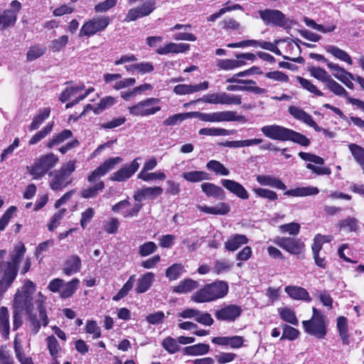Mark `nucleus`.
<instances>
[{
	"mask_svg": "<svg viewBox=\"0 0 364 364\" xmlns=\"http://www.w3.org/2000/svg\"><path fill=\"white\" fill-rule=\"evenodd\" d=\"M58 161V157L53 153L44 154L37 159L33 164L27 166L26 170L33 180H39L54 168Z\"/></svg>",
	"mask_w": 364,
	"mask_h": 364,
	"instance_id": "obj_6",
	"label": "nucleus"
},
{
	"mask_svg": "<svg viewBox=\"0 0 364 364\" xmlns=\"http://www.w3.org/2000/svg\"><path fill=\"white\" fill-rule=\"evenodd\" d=\"M141 157H136L129 164L123 166L120 169L114 172L110 180L117 182H123L129 179L139 169Z\"/></svg>",
	"mask_w": 364,
	"mask_h": 364,
	"instance_id": "obj_13",
	"label": "nucleus"
},
{
	"mask_svg": "<svg viewBox=\"0 0 364 364\" xmlns=\"http://www.w3.org/2000/svg\"><path fill=\"white\" fill-rule=\"evenodd\" d=\"M182 176L186 181L191 183L200 182L210 178L209 174L202 171L185 172L183 173Z\"/></svg>",
	"mask_w": 364,
	"mask_h": 364,
	"instance_id": "obj_42",
	"label": "nucleus"
},
{
	"mask_svg": "<svg viewBox=\"0 0 364 364\" xmlns=\"http://www.w3.org/2000/svg\"><path fill=\"white\" fill-rule=\"evenodd\" d=\"M297 82L301 85V87L308 92L316 95V96H323V93L319 90L317 87L314 85L310 80L304 78L300 76H297L296 77Z\"/></svg>",
	"mask_w": 364,
	"mask_h": 364,
	"instance_id": "obj_49",
	"label": "nucleus"
},
{
	"mask_svg": "<svg viewBox=\"0 0 364 364\" xmlns=\"http://www.w3.org/2000/svg\"><path fill=\"white\" fill-rule=\"evenodd\" d=\"M117 103V99L112 96H107L102 98L97 107L94 109L95 114H100L102 110L107 109Z\"/></svg>",
	"mask_w": 364,
	"mask_h": 364,
	"instance_id": "obj_57",
	"label": "nucleus"
},
{
	"mask_svg": "<svg viewBox=\"0 0 364 364\" xmlns=\"http://www.w3.org/2000/svg\"><path fill=\"white\" fill-rule=\"evenodd\" d=\"M198 209L203 213L212 215H224L228 214L230 208V205L226 203H219L215 206H208V205H198Z\"/></svg>",
	"mask_w": 364,
	"mask_h": 364,
	"instance_id": "obj_25",
	"label": "nucleus"
},
{
	"mask_svg": "<svg viewBox=\"0 0 364 364\" xmlns=\"http://www.w3.org/2000/svg\"><path fill=\"white\" fill-rule=\"evenodd\" d=\"M210 346L205 343H198L193 346H187L184 348V352L190 355H204L209 352Z\"/></svg>",
	"mask_w": 364,
	"mask_h": 364,
	"instance_id": "obj_46",
	"label": "nucleus"
},
{
	"mask_svg": "<svg viewBox=\"0 0 364 364\" xmlns=\"http://www.w3.org/2000/svg\"><path fill=\"white\" fill-rule=\"evenodd\" d=\"M208 170L213 171L217 175L228 176L229 170L220 161L216 160H210L206 164Z\"/></svg>",
	"mask_w": 364,
	"mask_h": 364,
	"instance_id": "obj_52",
	"label": "nucleus"
},
{
	"mask_svg": "<svg viewBox=\"0 0 364 364\" xmlns=\"http://www.w3.org/2000/svg\"><path fill=\"white\" fill-rule=\"evenodd\" d=\"M309 72L313 77L323 82L326 87L337 96H346V89L333 80L328 72L320 67H311Z\"/></svg>",
	"mask_w": 364,
	"mask_h": 364,
	"instance_id": "obj_8",
	"label": "nucleus"
},
{
	"mask_svg": "<svg viewBox=\"0 0 364 364\" xmlns=\"http://www.w3.org/2000/svg\"><path fill=\"white\" fill-rule=\"evenodd\" d=\"M71 183L69 178L60 173L59 171L53 172L52 178L50 181V187L53 191H59L66 187Z\"/></svg>",
	"mask_w": 364,
	"mask_h": 364,
	"instance_id": "obj_24",
	"label": "nucleus"
},
{
	"mask_svg": "<svg viewBox=\"0 0 364 364\" xmlns=\"http://www.w3.org/2000/svg\"><path fill=\"white\" fill-rule=\"evenodd\" d=\"M325 50L336 59L343 61L350 65L353 64V60L350 55L340 48L333 45H327L325 46Z\"/></svg>",
	"mask_w": 364,
	"mask_h": 364,
	"instance_id": "obj_33",
	"label": "nucleus"
},
{
	"mask_svg": "<svg viewBox=\"0 0 364 364\" xmlns=\"http://www.w3.org/2000/svg\"><path fill=\"white\" fill-rule=\"evenodd\" d=\"M340 230L347 232H355L358 229V220L353 217H348L340 220L338 223Z\"/></svg>",
	"mask_w": 364,
	"mask_h": 364,
	"instance_id": "obj_47",
	"label": "nucleus"
},
{
	"mask_svg": "<svg viewBox=\"0 0 364 364\" xmlns=\"http://www.w3.org/2000/svg\"><path fill=\"white\" fill-rule=\"evenodd\" d=\"M190 49V45L187 43H168L157 48L156 53L159 55H168L170 53L178 54L185 53Z\"/></svg>",
	"mask_w": 364,
	"mask_h": 364,
	"instance_id": "obj_22",
	"label": "nucleus"
},
{
	"mask_svg": "<svg viewBox=\"0 0 364 364\" xmlns=\"http://www.w3.org/2000/svg\"><path fill=\"white\" fill-rule=\"evenodd\" d=\"M327 67L333 72V75L341 82L349 76L353 78V75L346 71L343 68L341 67L338 64L328 62Z\"/></svg>",
	"mask_w": 364,
	"mask_h": 364,
	"instance_id": "obj_40",
	"label": "nucleus"
},
{
	"mask_svg": "<svg viewBox=\"0 0 364 364\" xmlns=\"http://www.w3.org/2000/svg\"><path fill=\"white\" fill-rule=\"evenodd\" d=\"M26 247L23 243L16 245L10 253L9 260L5 261L6 251L0 250V299L16 278L18 266L25 253Z\"/></svg>",
	"mask_w": 364,
	"mask_h": 364,
	"instance_id": "obj_2",
	"label": "nucleus"
},
{
	"mask_svg": "<svg viewBox=\"0 0 364 364\" xmlns=\"http://www.w3.org/2000/svg\"><path fill=\"white\" fill-rule=\"evenodd\" d=\"M47 345L48 349L51 356L53 358H57L58 354L60 350V347L55 337L53 336H48L47 338Z\"/></svg>",
	"mask_w": 364,
	"mask_h": 364,
	"instance_id": "obj_64",
	"label": "nucleus"
},
{
	"mask_svg": "<svg viewBox=\"0 0 364 364\" xmlns=\"http://www.w3.org/2000/svg\"><path fill=\"white\" fill-rule=\"evenodd\" d=\"M166 178V174L162 171L155 172H147L146 173H138L137 178L143 181L149 182L153 181H164Z\"/></svg>",
	"mask_w": 364,
	"mask_h": 364,
	"instance_id": "obj_50",
	"label": "nucleus"
},
{
	"mask_svg": "<svg viewBox=\"0 0 364 364\" xmlns=\"http://www.w3.org/2000/svg\"><path fill=\"white\" fill-rule=\"evenodd\" d=\"M236 132L234 129H225L223 128H216V127H210V128H202L199 130L198 133L200 135H205V136H229L233 134Z\"/></svg>",
	"mask_w": 364,
	"mask_h": 364,
	"instance_id": "obj_38",
	"label": "nucleus"
},
{
	"mask_svg": "<svg viewBox=\"0 0 364 364\" xmlns=\"http://www.w3.org/2000/svg\"><path fill=\"white\" fill-rule=\"evenodd\" d=\"M201 189L208 197H213L219 200H223L225 198L224 190L212 183H203L201 185Z\"/></svg>",
	"mask_w": 364,
	"mask_h": 364,
	"instance_id": "obj_29",
	"label": "nucleus"
},
{
	"mask_svg": "<svg viewBox=\"0 0 364 364\" xmlns=\"http://www.w3.org/2000/svg\"><path fill=\"white\" fill-rule=\"evenodd\" d=\"M50 114V109L49 107H44L39 110L38 114L33 119L32 122L29 126L30 131L38 129L43 122L49 117Z\"/></svg>",
	"mask_w": 364,
	"mask_h": 364,
	"instance_id": "obj_37",
	"label": "nucleus"
},
{
	"mask_svg": "<svg viewBox=\"0 0 364 364\" xmlns=\"http://www.w3.org/2000/svg\"><path fill=\"white\" fill-rule=\"evenodd\" d=\"M119 0H105L96 4L94 10L96 13H105L114 8Z\"/></svg>",
	"mask_w": 364,
	"mask_h": 364,
	"instance_id": "obj_62",
	"label": "nucleus"
},
{
	"mask_svg": "<svg viewBox=\"0 0 364 364\" xmlns=\"http://www.w3.org/2000/svg\"><path fill=\"white\" fill-rule=\"evenodd\" d=\"M105 188V183L100 181L92 186H90L83 188L80 191V196L83 198H93L97 197L99 192L102 191Z\"/></svg>",
	"mask_w": 364,
	"mask_h": 364,
	"instance_id": "obj_41",
	"label": "nucleus"
},
{
	"mask_svg": "<svg viewBox=\"0 0 364 364\" xmlns=\"http://www.w3.org/2000/svg\"><path fill=\"white\" fill-rule=\"evenodd\" d=\"M198 287V282L192 279H185L173 287V291L178 294H187Z\"/></svg>",
	"mask_w": 364,
	"mask_h": 364,
	"instance_id": "obj_35",
	"label": "nucleus"
},
{
	"mask_svg": "<svg viewBox=\"0 0 364 364\" xmlns=\"http://www.w3.org/2000/svg\"><path fill=\"white\" fill-rule=\"evenodd\" d=\"M241 313L242 309L239 306L228 304L216 310L215 312V316L219 321L231 322L238 318Z\"/></svg>",
	"mask_w": 364,
	"mask_h": 364,
	"instance_id": "obj_16",
	"label": "nucleus"
},
{
	"mask_svg": "<svg viewBox=\"0 0 364 364\" xmlns=\"http://www.w3.org/2000/svg\"><path fill=\"white\" fill-rule=\"evenodd\" d=\"M197 118L204 122L220 123L229 122H240L244 119V117L238 115L235 112L225 110L215 112H190L178 113L168 117L163 122L164 126H176L183 121Z\"/></svg>",
	"mask_w": 364,
	"mask_h": 364,
	"instance_id": "obj_3",
	"label": "nucleus"
},
{
	"mask_svg": "<svg viewBox=\"0 0 364 364\" xmlns=\"http://www.w3.org/2000/svg\"><path fill=\"white\" fill-rule=\"evenodd\" d=\"M11 9L5 10L3 14L0 13V26L1 29L15 24L17 19V14L21 9L19 1L14 0L10 4Z\"/></svg>",
	"mask_w": 364,
	"mask_h": 364,
	"instance_id": "obj_15",
	"label": "nucleus"
},
{
	"mask_svg": "<svg viewBox=\"0 0 364 364\" xmlns=\"http://www.w3.org/2000/svg\"><path fill=\"white\" fill-rule=\"evenodd\" d=\"M289 114L293 116L295 119L297 120H299L305 124H308L312 117L306 113L305 111H304L302 109L295 107V106H290L289 107Z\"/></svg>",
	"mask_w": 364,
	"mask_h": 364,
	"instance_id": "obj_48",
	"label": "nucleus"
},
{
	"mask_svg": "<svg viewBox=\"0 0 364 364\" xmlns=\"http://www.w3.org/2000/svg\"><path fill=\"white\" fill-rule=\"evenodd\" d=\"M259 14L262 21L267 25L282 26L286 23L284 14L275 9H265L259 11Z\"/></svg>",
	"mask_w": 364,
	"mask_h": 364,
	"instance_id": "obj_17",
	"label": "nucleus"
},
{
	"mask_svg": "<svg viewBox=\"0 0 364 364\" xmlns=\"http://www.w3.org/2000/svg\"><path fill=\"white\" fill-rule=\"evenodd\" d=\"M318 193L319 190L318 188L314 186H306L288 190L284 193V195L292 197H305L317 195Z\"/></svg>",
	"mask_w": 364,
	"mask_h": 364,
	"instance_id": "obj_28",
	"label": "nucleus"
},
{
	"mask_svg": "<svg viewBox=\"0 0 364 364\" xmlns=\"http://www.w3.org/2000/svg\"><path fill=\"white\" fill-rule=\"evenodd\" d=\"M261 132L266 137L273 140L291 141L304 146L310 144V140L304 134L276 124L262 127Z\"/></svg>",
	"mask_w": 364,
	"mask_h": 364,
	"instance_id": "obj_4",
	"label": "nucleus"
},
{
	"mask_svg": "<svg viewBox=\"0 0 364 364\" xmlns=\"http://www.w3.org/2000/svg\"><path fill=\"white\" fill-rule=\"evenodd\" d=\"M36 292V285L31 280L25 281L18 289L14 298L13 307L17 312L26 314L31 334L38 333L41 326H46L49 319L47 314V298L41 292Z\"/></svg>",
	"mask_w": 364,
	"mask_h": 364,
	"instance_id": "obj_1",
	"label": "nucleus"
},
{
	"mask_svg": "<svg viewBox=\"0 0 364 364\" xmlns=\"http://www.w3.org/2000/svg\"><path fill=\"white\" fill-rule=\"evenodd\" d=\"M273 242L292 255H300L305 248L304 242L299 238L277 237Z\"/></svg>",
	"mask_w": 364,
	"mask_h": 364,
	"instance_id": "obj_12",
	"label": "nucleus"
},
{
	"mask_svg": "<svg viewBox=\"0 0 364 364\" xmlns=\"http://www.w3.org/2000/svg\"><path fill=\"white\" fill-rule=\"evenodd\" d=\"M313 315L310 320L302 321L305 332L317 338H323L326 335V318L320 310L313 307Z\"/></svg>",
	"mask_w": 364,
	"mask_h": 364,
	"instance_id": "obj_7",
	"label": "nucleus"
},
{
	"mask_svg": "<svg viewBox=\"0 0 364 364\" xmlns=\"http://www.w3.org/2000/svg\"><path fill=\"white\" fill-rule=\"evenodd\" d=\"M46 47L41 45L31 46L26 53L27 61H33L36 60L42 56L46 53Z\"/></svg>",
	"mask_w": 364,
	"mask_h": 364,
	"instance_id": "obj_55",
	"label": "nucleus"
},
{
	"mask_svg": "<svg viewBox=\"0 0 364 364\" xmlns=\"http://www.w3.org/2000/svg\"><path fill=\"white\" fill-rule=\"evenodd\" d=\"M246 63L242 60L237 59H218L216 66L219 70L225 71L232 70L245 65Z\"/></svg>",
	"mask_w": 364,
	"mask_h": 364,
	"instance_id": "obj_31",
	"label": "nucleus"
},
{
	"mask_svg": "<svg viewBox=\"0 0 364 364\" xmlns=\"http://www.w3.org/2000/svg\"><path fill=\"white\" fill-rule=\"evenodd\" d=\"M209 87V82L204 81L198 85L179 84L173 87V92L177 95H190L200 91H204Z\"/></svg>",
	"mask_w": 364,
	"mask_h": 364,
	"instance_id": "obj_20",
	"label": "nucleus"
},
{
	"mask_svg": "<svg viewBox=\"0 0 364 364\" xmlns=\"http://www.w3.org/2000/svg\"><path fill=\"white\" fill-rule=\"evenodd\" d=\"M227 282L217 281L205 285L191 296V300L196 303H207L223 298L228 292Z\"/></svg>",
	"mask_w": 364,
	"mask_h": 364,
	"instance_id": "obj_5",
	"label": "nucleus"
},
{
	"mask_svg": "<svg viewBox=\"0 0 364 364\" xmlns=\"http://www.w3.org/2000/svg\"><path fill=\"white\" fill-rule=\"evenodd\" d=\"M155 279L153 272H146L141 275L137 280L135 291L138 294L146 292L151 287Z\"/></svg>",
	"mask_w": 364,
	"mask_h": 364,
	"instance_id": "obj_27",
	"label": "nucleus"
},
{
	"mask_svg": "<svg viewBox=\"0 0 364 364\" xmlns=\"http://www.w3.org/2000/svg\"><path fill=\"white\" fill-rule=\"evenodd\" d=\"M85 90L84 85L67 87L61 93L59 100L62 102L76 99L77 95Z\"/></svg>",
	"mask_w": 364,
	"mask_h": 364,
	"instance_id": "obj_32",
	"label": "nucleus"
},
{
	"mask_svg": "<svg viewBox=\"0 0 364 364\" xmlns=\"http://www.w3.org/2000/svg\"><path fill=\"white\" fill-rule=\"evenodd\" d=\"M348 148L355 160L361 166L364 174V149L355 144H350Z\"/></svg>",
	"mask_w": 364,
	"mask_h": 364,
	"instance_id": "obj_45",
	"label": "nucleus"
},
{
	"mask_svg": "<svg viewBox=\"0 0 364 364\" xmlns=\"http://www.w3.org/2000/svg\"><path fill=\"white\" fill-rule=\"evenodd\" d=\"M253 191L257 196L271 201L276 200L278 198L277 193L275 191L267 188H253Z\"/></svg>",
	"mask_w": 364,
	"mask_h": 364,
	"instance_id": "obj_59",
	"label": "nucleus"
},
{
	"mask_svg": "<svg viewBox=\"0 0 364 364\" xmlns=\"http://www.w3.org/2000/svg\"><path fill=\"white\" fill-rule=\"evenodd\" d=\"M247 242L248 238L246 235L235 234L227 240L225 242V248L228 251L234 252Z\"/></svg>",
	"mask_w": 364,
	"mask_h": 364,
	"instance_id": "obj_26",
	"label": "nucleus"
},
{
	"mask_svg": "<svg viewBox=\"0 0 364 364\" xmlns=\"http://www.w3.org/2000/svg\"><path fill=\"white\" fill-rule=\"evenodd\" d=\"M0 330L3 335L8 336L10 330L9 314L8 309L4 306L0 309Z\"/></svg>",
	"mask_w": 364,
	"mask_h": 364,
	"instance_id": "obj_44",
	"label": "nucleus"
},
{
	"mask_svg": "<svg viewBox=\"0 0 364 364\" xmlns=\"http://www.w3.org/2000/svg\"><path fill=\"white\" fill-rule=\"evenodd\" d=\"M163 188L160 186L146 187L134 192V199L141 202L144 200H154L163 193Z\"/></svg>",
	"mask_w": 364,
	"mask_h": 364,
	"instance_id": "obj_19",
	"label": "nucleus"
},
{
	"mask_svg": "<svg viewBox=\"0 0 364 364\" xmlns=\"http://www.w3.org/2000/svg\"><path fill=\"white\" fill-rule=\"evenodd\" d=\"M161 345L166 351L171 354L176 353L180 349L178 341L170 336L164 338Z\"/></svg>",
	"mask_w": 364,
	"mask_h": 364,
	"instance_id": "obj_58",
	"label": "nucleus"
},
{
	"mask_svg": "<svg viewBox=\"0 0 364 364\" xmlns=\"http://www.w3.org/2000/svg\"><path fill=\"white\" fill-rule=\"evenodd\" d=\"M245 340L242 336H218L212 338V342L216 345L229 346L231 348H240L244 346Z\"/></svg>",
	"mask_w": 364,
	"mask_h": 364,
	"instance_id": "obj_21",
	"label": "nucleus"
},
{
	"mask_svg": "<svg viewBox=\"0 0 364 364\" xmlns=\"http://www.w3.org/2000/svg\"><path fill=\"white\" fill-rule=\"evenodd\" d=\"M54 122H51L46 124L41 130L36 132L29 140L30 145H34L46 138L53 130Z\"/></svg>",
	"mask_w": 364,
	"mask_h": 364,
	"instance_id": "obj_43",
	"label": "nucleus"
},
{
	"mask_svg": "<svg viewBox=\"0 0 364 364\" xmlns=\"http://www.w3.org/2000/svg\"><path fill=\"white\" fill-rule=\"evenodd\" d=\"M81 268V259L77 255L70 256L65 262L63 272L66 275H72L78 272Z\"/></svg>",
	"mask_w": 364,
	"mask_h": 364,
	"instance_id": "obj_36",
	"label": "nucleus"
},
{
	"mask_svg": "<svg viewBox=\"0 0 364 364\" xmlns=\"http://www.w3.org/2000/svg\"><path fill=\"white\" fill-rule=\"evenodd\" d=\"M110 23V18L107 16H95L86 21L80 30L79 36H92L100 31H104Z\"/></svg>",
	"mask_w": 364,
	"mask_h": 364,
	"instance_id": "obj_11",
	"label": "nucleus"
},
{
	"mask_svg": "<svg viewBox=\"0 0 364 364\" xmlns=\"http://www.w3.org/2000/svg\"><path fill=\"white\" fill-rule=\"evenodd\" d=\"M72 136V132L69 129H65L60 133L53 135L47 142L46 146L49 149H52L53 146L62 144Z\"/></svg>",
	"mask_w": 364,
	"mask_h": 364,
	"instance_id": "obj_39",
	"label": "nucleus"
},
{
	"mask_svg": "<svg viewBox=\"0 0 364 364\" xmlns=\"http://www.w3.org/2000/svg\"><path fill=\"white\" fill-rule=\"evenodd\" d=\"M68 36H61L58 38L51 41L49 44V48L53 52H59L68 44Z\"/></svg>",
	"mask_w": 364,
	"mask_h": 364,
	"instance_id": "obj_61",
	"label": "nucleus"
},
{
	"mask_svg": "<svg viewBox=\"0 0 364 364\" xmlns=\"http://www.w3.org/2000/svg\"><path fill=\"white\" fill-rule=\"evenodd\" d=\"M285 292L293 299L311 301L309 292L303 287L296 286H287Z\"/></svg>",
	"mask_w": 364,
	"mask_h": 364,
	"instance_id": "obj_30",
	"label": "nucleus"
},
{
	"mask_svg": "<svg viewBox=\"0 0 364 364\" xmlns=\"http://www.w3.org/2000/svg\"><path fill=\"white\" fill-rule=\"evenodd\" d=\"M337 328L343 343L347 344L348 341V321L344 316H339L337 318Z\"/></svg>",
	"mask_w": 364,
	"mask_h": 364,
	"instance_id": "obj_53",
	"label": "nucleus"
},
{
	"mask_svg": "<svg viewBox=\"0 0 364 364\" xmlns=\"http://www.w3.org/2000/svg\"><path fill=\"white\" fill-rule=\"evenodd\" d=\"M226 89L228 91H248L257 95H262L267 92L266 89L257 86L228 85Z\"/></svg>",
	"mask_w": 364,
	"mask_h": 364,
	"instance_id": "obj_54",
	"label": "nucleus"
},
{
	"mask_svg": "<svg viewBox=\"0 0 364 364\" xmlns=\"http://www.w3.org/2000/svg\"><path fill=\"white\" fill-rule=\"evenodd\" d=\"M134 282L135 275L130 276L127 282L123 285L122 288L113 297V300L119 301L121 299L124 298L126 295H127L129 291L133 288Z\"/></svg>",
	"mask_w": 364,
	"mask_h": 364,
	"instance_id": "obj_56",
	"label": "nucleus"
},
{
	"mask_svg": "<svg viewBox=\"0 0 364 364\" xmlns=\"http://www.w3.org/2000/svg\"><path fill=\"white\" fill-rule=\"evenodd\" d=\"M256 181L262 186H269L279 190L287 189V186L280 178L272 175H257Z\"/></svg>",
	"mask_w": 364,
	"mask_h": 364,
	"instance_id": "obj_23",
	"label": "nucleus"
},
{
	"mask_svg": "<svg viewBox=\"0 0 364 364\" xmlns=\"http://www.w3.org/2000/svg\"><path fill=\"white\" fill-rule=\"evenodd\" d=\"M203 238H198V237H186L182 240V244L186 245L188 250L191 252L196 251L198 250L200 245Z\"/></svg>",
	"mask_w": 364,
	"mask_h": 364,
	"instance_id": "obj_63",
	"label": "nucleus"
},
{
	"mask_svg": "<svg viewBox=\"0 0 364 364\" xmlns=\"http://www.w3.org/2000/svg\"><path fill=\"white\" fill-rule=\"evenodd\" d=\"M80 285V280L77 278L65 282L63 279L56 278L51 280L48 284V289L53 293H59L62 299L71 297Z\"/></svg>",
	"mask_w": 364,
	"mask_h": 364,
	"instance_id": "obj_10",
	"label": "nucleus"
},
{
	"mask_svg": "<svg viewBox=\"0 0 364 364\" xmlns=\"http://www.w3.org/2000/svg\"><path fill=\"white\" fill-rule=\"evenodd\" d=\"M232 266L233 263L226 259L216 260L215 262L213 271L217 274H219L220 273L228 272L232 269Z\"/></svg>",
	"mask_w": 364,
	"mask_h": 364,
	"instance_id": "obj_60",
	"label": "nucleus"
},
{
	"mask_svg": "<svg viewBox=\"0 0 364 364\" xmlns=\"http://www.w3.org/2000/svg\"><path fill=\"white\" fill-rule=\"evenodd\" d=\"M184 271V267L181 263H175L166 271V277L169 281L176 280Z\"/></svg>",
	"mask_w": 364,
	"mask_h": 364,
	"instance_id": "obj_51",
	"label": "nucleus"
},
{
	"mask_svg": "<svg viewBox=\"0 0 364 364\" xmlns=\"http://www.w3.org/2000/svg\"><path fill=\"white\" fill-rule=\"evenodd\" d=\"M122 161V158L119 156L112 157L105 160L103 164L95 169L91 174L88 176L87 181L90 183L95 181L97 179L105 176L107 172L112 170L116 165L119 164Z\"/></svg>",
	"mask_w": 364,
	"mask_h": 364,
	"instance_id": "obj_14",
	"label": "nucleus"
},
{
	"mask_svg": "<svg viewBox=\"0 0 364 364\" xmlns=\"http://www.w3.org/2000/svg\"><path fill=\"white\" fill-rule=\"evenodd\" d=\"M220 183L225 188L239 198L242 200H247L249 198V193L247 191L240 183L230 179H222L220 181Z\"/></svg>",
	"mask_w": 364,
	"mask_h": 364,
	"instance_id": "obj_18",
	"label": "nucleus"
},
{
	"mask_svg": "<svg viewBox=\"0 0 364 364\" xmlns=\"http://www.w3.org/2000/svg\"><path fill=\"white\" fill-rule=\"evenodd\" d=\"M263 141L262 139L254 138L250 139L238 140V141H226L220 144V146L230 148H242L254 145L260 144Z\"/></svg>",
	"mask_w": 364,
	"mask_h": 364,
	"instance_id": "obj_34",
	"label": "nucleus"
},
{
	"mask_svg": "<svg viewBox=\"0 0 364 364\" xmlns=\"http://www.w3.org/2000/svg\"><path fill=\"white\" fill-rule=\"evenodd\" d=\"M159 98L149 97L128 108L129 114L134 117L154 115L161 110Z\"/></svg>",
	"mask_w": 364,
	"mask_h": 364,
	"instance_id": "obj_9",
	"label": "nucleus"
}]
</instances>
